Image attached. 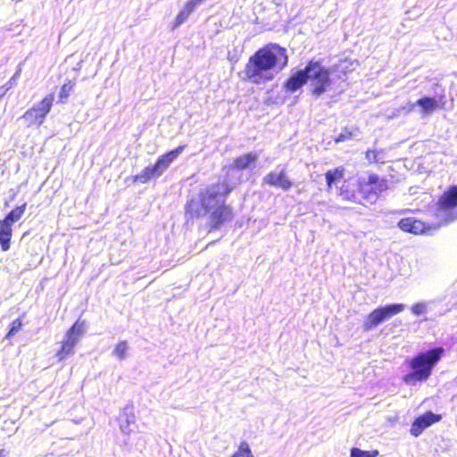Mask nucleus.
<instances>
[{"label":"nucleus","mask_w":457,"mask_h":457,"mask_svg":"<svg viewBox=\"0 0 457 457\" xmlns=\"http://www.w3.org/2000/svg\"><path fill=\"white\" fill-rule=\"evenodd\" d=\"M3 96H4V95H3V93H2V94L0 95V98H1Z\"/></svg>","instance_id":"nucleus-37"},{"label":"nucleus","mask_w":457,"mask_h":457,"mask_svg":"<svg viewBox=\"0 0 457 457\" xmlns=\"http://www.w3.org/2000/svg\"><path fill=\"white\" fill-rule=\"evenodd\" d=\"M397 225L403 231L415 235L428 233L433 228L432 225L427 224L414 217L403 218L398 221Z\"/></svg>","instance_id":"nucleus-12"},{"label":"nucleus","mask_w":457,"mask_h":457,"mask_svg":"<svg viewBox=\"0 0 457 457\" xmlns=\"http://www.w3.org/2000/svg\"><path fill=\"white\" fill-rule=\"evenodd\" d=\"M416 104L420 105L422 109V112L425 113H429L439 107L438 102L429 96H424L417 100Z\"/></svg>","instance_id":"nucleus-22"},{"label":"nucleus","mask_w":457,"mask_h":457,"mask_svg":"<svg viewBox=\"0 0 457 457\" xmlns=\"http://www.w3.org/2000/svg\"><path fill=\"white\" fill-rule=\"evenodd\" d=\"M345 168L343 165L329 169L325 172V179L328 189H331L334 186L344 179L345 175Z\"/></svg>","instance_id":"nucleus-16"},{"label":"nucleus","mask_w":457,"mask_h":457,"mask_svg":"<svg viewBox=\"0 0 457 457\" xmlns=\"http://www.w3.org/2000/svg\"><path fill=\"white\" fill-rule=\"evenodd\" d=\"M233 210L224 200L214 207L208 215L207 228L208 232H212L221 228L227 221L233 219Z\"/></svg>","instance_id":"nucleus-9"},{"label":"nucleus","mask_w":457,"mask_h":457,"mask_svg":"<svg viewBox=\"0 0 457 457\" xmlns=\"http://www.w3.org/2000/svg\"><path fill=\"white\" fill-rule=\"evenodd\" d=\"M262 181L268 186L277 187L285 191L290 189L294 185L293 181L287 176L285 169H282L279 171L271 170L268 172L263 177Z\"/></svg>","instance_id":"nucleus-13"},{"label":"nucleus","mask_w":457,"mask_h":457,"mask_svg":"<svg viewBox=\"0 0 457 457\" xmlns=\"http://www.w3.org/2000/svg\"><path fill=\"white\" fill-rule=\"evenodd\" d=\"M231 457H253L251 449L246 442H241L238 449Z\"/></svg>","instance_id":"nucleus-27"},{"label":"nucleus","mask_w":457,"mask_h":457,"mask_svg":"<svg viewBox=\"0 0 457 457\" xmlns=\"http://www.w3.org/2000/svg\"><path fill=\"white\" fill-rule=\"evenodd\" d=\"M20 75H21V69L17 70L16 72L12 75V77L3 87H4L3 95H4L5 92L8 91L16 83V80L20 77Z\"/></svg>","instance_id":"nucleus-33"},{"label":"nucleus","mask_w":457,"mask_h":457,"mask_svg":"<svg viewBox=\"0 0 457 457\" xmlns=\"http://www.w3.org/2000/svg\"><path fill=\"white\" fill-rule=\"evenodd\" d=\"M378 455V450L363 451L360 448L353 447L350 451V457H377Z\"/></svg>","instance_id":"nucleus-25"},{"label":"nucleus","mask_w":457,"mask_h":457,"mask_svg":"<svg viewBox=\"0 0 457 457\" xmlns=\"http://www.w3.org/2000/svg\"><path fill=\"white\" fill-rule=\"evenodd\" d=\"M23 318L24 315L19 316L17 319L12 321L10 324L9 329L7 333L5 334L6 339H11L12 337H14L19 331L21 330L23 327Z\"/></svg>","instance_id":"nucleus-24"},{"label":"nucleus","mask_w":457,"mask_h":457,"mask_svg":"<svg viewBox=\"0 0 457 457\" xmlns=\"http://www.w3.org/2000/svg\"><path fill=\"white\" fill-rule=\"evenodd\" d=\"M389 189V182L376 173L368 175L367 179L358 180L357 190L364 200L376 201L384 192Z\"/></svg>","instance_id":"nucleus-4"},{"label":"nucleus","mask_w":457,"mask_h":457,"mask_svg":"<svg viewBox=\"0 0 457 457\" xmlns=\"http://www.w3.org/2000/svg\"><path fill=\"white\" fill-rule=\"evenodd\" d=\"M0 457H4V450L3 449L0 450Z\"/></svg>","instance_id":"nucleus-35"},{"label":"nucleus","mask_w":457,"mask_h":457,"mask_svg":"<svg viewBox=\"0 0 457 457\" xmlns=\"http://www.w3.org/2000/svg\"><path fill=\"white\" fill-rule=\"evenodd\" d=\"M196 4H199L200 3H202L204 0H194Z\"/></svg>","instance_id":"nucleus-36"},{"label":"nucleus","mask_w":457,"mask_h":457,"mask_svg":"<svg viewBox=\"0 0 457 457\" xmlns=\"http://www.w3.org/2000/svg\"><path fill=\"white\" fill-rule=\"evenodd\" d=\"M357 130V129H355ZM354 136V129L345 127L342 131L334 138L335 143L344 142L352 139Z\"/></svg>","instance_id":"nucleus-26"},{"label":"nucleus","mask_w":457,"mask_h":457,"mask_svg":"<svg viewBox=\"0 0 457 457\" xmlns=\"http://www.w3.org/2000/svg\"><path fill=\"white\" fill-rule=\"evenodd\" d=\"M232 190V187L227 183H215L207 187L200 192L199 200L202 207L205 211H210V204L215 201L219 196L225 198Z\"/></svg>","instance_id":"nucleus-10"},{"label":"nucleus","mask_w":457,"mask_h":457,"mask_svg":"<svg viewBox=\"0 0 457 457\" xmlns=\"http://www.w3.org/2000/svg\"><path fill=\"white\" fill-rule=\"evenodd\" d=\"M75 87V81L72 79H68L64 84L62 85L58 98L59 102L62 104L66 103L68 97L70 96L71 93L73 91Z\"/></svg>","instance_id":"nucleus-23"},{"label":"nucleus","mask_w":457,"mask_h":457,"mask_svg":"<svg viewBox=\"0 0 457 457\" xmlns=\"http://www.w3.org/2000/svg\"><path fill=\"white\" fill-rule=\"evenodd\" d=\"M85 328L86 322L81 320H77L72 326L66 330L65 337L62 340L61 346L55 353L59 361H63L68 356L74 353L79 337L85 333Z\"/></svg>","instance_id":"nucleus-5"},{"label":"nucleus","mask_w":457,"mask_h":457,"mask_svg":"<svg viewBox=\"0 0 457 457\" xmlns=\"http://www.w3.org/2000/svg\"><path fill=\"white\" fill-rule=\"evenodd\" d=\"M197 6V4H195V2L194 0H187L182 10L187 12L188 15H190V13L195 9V7Z\"/></svg>","instance_id":"nucleus-34"},{"label":"nucleus","mask_w":457,"mask_h":457,"mask_svg":"<svg viewBox=\"0 0 457 457\" xmlns=\"http://www.w3.org/2000/svg\"><path fill=\"white\" fill-rule=\"evenodd\" d=\"M258 159L257 154L253 152L246 153L237 156L232 162L234 169L244 170L253 165Z\"/></svg>","instance_id":"nucleus-17"},{"label":"nucleus","mask_w":457,"mask_h":457,"mask_svg":"<svg viewBox=\"0 0 457 457\" xmlns=\"http://www.w3.org/2000/svg\"><path fill=\"white\" fill-rule=\"evenodd\" d=\"M338 195L344 200L354 201L355 194L354 191L350 189L347 185L343 184L338 189Z\"/></svg>","instance_id":"nucleus-28"},{"label":"nucleus","mask_w":457,"mask_h":457,"mask_svg":"<svg viewBox=\"0 0 457 457\" xmlns=\"http://www.w3.org/2000/svg\"><path fill=\"white\" fill-rule=\"evenodd\" d=\"M185 147V145H181L164 153L156 159L154 164L145 167L139 173L132 176L130 179L134 183H147L153 179L159 178L169 168L170 163L177 159Z\"/></svg>","instance_id":"nucleus-3"},{"label":"nucleus","mask_w":457,"mask_h":457,"mask_svg":"<svg viewBox=\"0 0 457 457\" xmlns=\"http://www.w3.org/2000/svg\"><path fill=\"white\" fill-rule=\"evenodd\" d=\"M12 227L0 221V245L3 251H8L11 247Z\"/></svg>","instance_id":"nucleus-19"},{"label":"nucleus","mask_w":457,"mask_h":457,"mask_svg":"<svg viewBox=\"0 0 457 457\" xmlns=\"http://www.w3.org/2000/svg\"><path fill=\"white\" fill-rule=\"evenodd\" d=\"M437 207L440 210H453L457 207V186H450L443 192L437 200Z\"/></svg>","instance_id":"nucleus-14"},{"label":"nucleus","mask_w":457,"mask_h":457,"mask_svg":"<svg viewBox=\"0 0 457 457\" xmlns=\"http://www.w3.org/2000/svg\"><path fill=\"white\" fill-rule=\"evenodd\" d=\"M54 100V94L49 93L45 96L37 104L28 109L21 118L25 119L28 126H40L45 118L50 112Z\"/></svg>","instance_id":"nucleus-7"},{"label":"nucleus","mask_w":457,"mask_h":457,"mask_svg":"<svg viewBox=\"0 0 457 457\" xmlns=\"http://www.w3.org/2000/svg\"><path fill=\"white\" fill-rule=\"evenodd\" d=\"M119 420L120 429L126 433H129L130 424H133L136 421L133 407L126 406L120 414Z\"/></svg>","instance_id":"nucleus-18"},{"label":"nucleus","mask_w":457,"mask_h":457,"mask_svg":"<svg viewBox=\"0 0 457 457\" xmlns=\"http://www.w3.org/2000/svg\"><path fill=\"white\" fill-rule=\"evenodd\" d=\"M26 207V203H23L19 206H15L4 216L3 220H0V221L12 227V224L18 221L22 217V215L25 212Z\"/></svg>","instance_id":"nucleus-20"},{"label":"nucleus","mask_w":457,"mask_h":457,"mask_svg":"<svg viewBox=\"0 0 457 457\" xmlns=\"http://www.w3.org/2000/svg\"><path fill=\"white\" fill-rule=\"evenodd\" d=\"M441 419V414H435L430 411H426L423 414L415 418V420L411 423L410 432L412 436H419L423 432L424 429H426L432 424L440 421Z\"/></svg>","instance_id":"nucleus-11"},{"label":"nucleus","mask_w":457,"mask_h":457,"mask_svg":"<svg viewBox=\"0 0 457 457\" xmlns=\"http://www.w3.org/2000/svg\"><path fill=\"white\" fill-rule=\"evenodd\" d=\"M444 353V348L439 346L417 353L408 361L411 371L403 378V381L406 383L426 381L431 376L433 368Z\"/></svg>","instance_id":"nucleus-2"},{"label":"nucleus","mask_w":457,"mask_h":457,"mask_svg":"<svg viewBox=\"0 0 457 457\" xmlns=\"http://www.w3.org/2000/svg\"><path fill=\"white\" fill-rule=\"evenodd\" d=\"M127 349H128L127 342L125 340L119 341L113 349V353L119 359H124L126 356Z\"/></svg>","instance_id":"nucleus-30"},{"label":"nucleus","mask_w":457,"mask_h":457,"mask_svg":"<svg viewBox=\"0 0 457 457\" xmlns=\"http://www.w3.org/2000/svg\"><path fill=\"white\" fill-rule=\"evenodd\" d=\"M196 201L195 199H191L187 202L185 204V212L189 216V218H197L200 216V212L195 209Z\"/></svg>","instance_id":"nucleus-29"},{"label":"nucleus","mask_w":457,"mask_h":457,"mask_svg":"<svg viewBox=\"0 0 457 457\" xmlns=\"http://www.w3.org/2000/svg\"><path fill=\"white\" fill-rule=\"evenodd\" d=\"M404 308L403 303H390L374 309L366 317L363 324L364 330L368 331L378 327L383 321L402 312Z\"/></svg>","instance_id":"nucleus-8"},{"label":"nucleus","mask_w":457,"mask_h":457,"mask_svg":"<svg viewBox=\"0 0 457 457\" xmlns=\"http://www.w3.org/2000/svg\"><path fill=\"white\" fill-rule=\"evenodd\" d=\"M188 16L189 15L187 12H185L182 9L179 10V12L177 13L175 17V21L172 25V29H176L181 23H183L187 19Z\"/></svg>","instance_id":"nucleus-32"},{"label":"nucleus","mask_w":457,"mask_h":457,"mask_svg":"<svg viewBox=\"0 0 457 457\" xmlns=\"http://www.w3.org/2000/svg\"><path fill=\"white\" fill-rule=\"evenodd\" d=\"M383 149H367L364 153V156L369 164H384L386 160L383 157Z\"/></svg>","instance_id":"nucleus-21"},{"label":"nucleus","mask_w":457,"mask_h":457,"mask_svg":"<svg viewBox=\"0 0 457 457\" xmlns=\"http://www.w3.org/2000/svg\"><path fill=\"white\" fill-rule=\"evenodd\" d=\"M287 63L286 48L276 43H268L248 58L243 72L247 81L259 85L272 80L273 72L283 70Z\"/></svg>","instance_id":"nucleus-1"},{"label":"nucleus","mask_w":457,"mask_h":457,"mask_svg":"<svg viewBox=\"0 0 457 457\" xmlns=\"http://www.w3.org/2000/svg\"><path fill=\"white\" fill-rule=\"evenodd\" d=\"M309 79L312 80V94L321 96L330 86V72L320 62L310 61L306 65Z\"/></svg>","instance_id":"nucleus-6"},{"label":"nucleus","mask_w":457,"mask_h":457,"mask_svg":"<svg viewBox=\"0 0 457 457\" xmlns=\"http://www.w3.org/2000/svg\"><path fill=\"white\" fill-rule=\"evenodd\" d=\"M427 311V304L423 302H418L411 306V312L415 315H420Z\"/></svg>","instance_id":"nucleus-31"},{"label":"nucleus","mask_w":457,"mask_h":457,"mask_svg":"<svg viewBox=\"0 0 457 457\" xmlns=\"http://www.w3.org/2000/svg\"><path fill=\"white\" fill-rule=\"evenodd\" d=\"M309 79L308 71L306 67L303 70H299L295 73H292L288 79L285 81V88L287 91L295 92L303 86Z\"/></svg>","instance_id":"nucleus-15"}]
</instances>
